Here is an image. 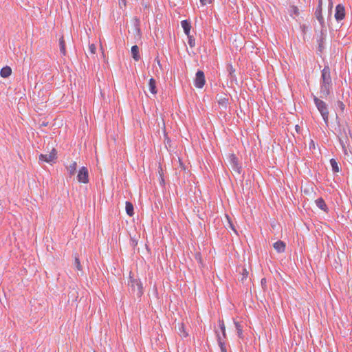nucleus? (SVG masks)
<instances>
[{"label": "nucleus", "mask_w": 352, "mask_h": 352, "mask_svg": "<svg viewBox=\"0 0 352 352\" xmlns=\"http://www.w3.org/2000/svg\"><path fill=\"white\" fill-rule=\"evenodd\" d=\"M316 206L324 212H327L328 208L324 202V200L322 198H318L316 200Z\"/></svg>", "instance_id": "14"}, {"label": "nucleus", "mask_w": 352, "mask_h": 352, "mask_svg": "<svg viewBox=\"0 0 352 352\" xmlns=\"http://www.w3.org/2000/svg\"><path fill=\"white\" fill-rule=\"evenodd\" d=\"M131 54L132 56L134 58L135 60L138 61L140 58V54H139V48L137 45H133L131 47Z\"/></svg>", "instance_id": "17"}, {"label": "nucleus", "mask_w": 352, "mask_h": 352, "mask_svg": "<svg viewBox=\"0 0 352 352\" xmlns=\"http://www.w3.org/2000/svg\"><path fill=\"white\" fill-rule=\"evenodd\" d=\"M322 0H319L318 8H322Z\"/></svg>", "instance_id": "38"}, {"label": "nucleus", "mask_w": 352, "mask_h": 352, "mask_svg": "<svg viewBox=\"0 0 352 352\" xmlns=\"http://www.w3.org/2000/svg\"><path fill=\"white\" fill-rule=\"evenodd\" d=\"M237 335L240 338H243V327L239 322H234Z\"/></svg>", "instance_id": "22"}, {"label": "nucleus", "mask_w": 352, "mask_h": 352, "mask_svg": "<svg viewBox=\"0 0 352 352\" xmlns=\"http://www.w3.org/2000/svg\"><path fill=\"white\" fill-rule=\"evenodd\" d=\"M229 160L230 164L232 170L238 173H240L241 167V166H239L238 163L237 157H236V155L234 154H231L229 156Z\"/></svg>", "instance_id": "8"}, {"label": "nucleus", "mask_w": 352, "mask_h": 352, "mask_svg": "<svg viewBox=\"0 0 352 352\" xmlns=\"http://www.w3.org/2000/svg\"><path fill=\"white\" fill-rule=\"evenodd\" d=\"M315 15L321 26L323 28L324 26V19L322 14V8H317L315 12Z\"/></svg>", "instance_id": "12"}, {"label": "nucleus", "mask_w": 352, "mask_h": 352, "mask_svg": "<svg viewBox=\"0 0 352 352\" xmlns=\"http://www.w3.org/2000/svg\"><path fill=\"white\" fill-rule=\"evenodd\" d=\"M149 90L153 94H157L156 81L153 78H151L148 82Z\"/></svg>", "instance_id": "18"}, {"label": "nucleus", "mask_w": 352, "mask_h": 352, "mask_svg": "<svg viewBox=\"0 0 352 352\" xmlns=\"http://www.w3.org/2000/svg\"><path fill=\"white\" fill-rule=\"evenodd\" d=\"M12 73V69L10 67H4L1 69L0 74L2 77L6 78L8 77Z\"/></svg>", "instance_id": "19"}, {"label": "nucleus", "mask_w": 352, "mask_h": 352, "mask_svg": "<svg viewBox=\"0 0 352 352\" xmlns=\"http://www.w3.org/2000/svg\"><path fill=\"white\" fill-rule=\"evenodd\" d=\"M76 168H77V163L76 162H74L70 165H69L66 167L68 173H69L70 177H72L73 175H74V174L76 173Z\"/></svg>", "instance_id": "15"}, {"label": "nucleus", "mask_w": 352, "mask_h": 352, "mask_svg": "<svg viewBox=\"0 0 352 352\" xmlns=\"http://www.w3.org/2000/svg\"><path fill=\"white\" fill-rule=\"evenodd\" d=\"M227 102L228 99L226 98H220L218 101L219 104L223 107H226Z\"/></svg>", "instance_id": "29"}, {"label": "nucleus", "mask_w": 352, "mask_h": 352, "mask_svg": "<svg viewBox=\"0 0 352 352\" xmlns=\"http://www.w3.org/2000/svg\"><path fill=\"white\" fill-rule=\"evenodd\" d=\"M320 84L332 85L330 68L325 66L322 71Z\"/></svg>", "instance_id": "3"}, {"label": "nucleus", "mask_w": 352, "mask_h": 352, "mask_svg": "<svg viewBox=\"0 0 352 352\" xmlns=\"http://www.w3.org/2000/svg\"><path fill=\"white\" fill-rule=\"evenodd\" d=\"M248 275V272L245 269H243L241 280L243 281V280L247 278Z\"/></svg>", "instance_id": "33"}, {"label": "nucleus", "mask_w": 352, "mask_h": 352, "mask_svg": "<svg viewBox=\"0 0 352 352\" xmlns=\"http://www.w3.org/2000/svg\"><path fill=\"white\" fill-rule=\"evenodd\" d=\"M313 99L315 105L317 107V109L320 112V115L322 116L324 122L326 123V124H328L329 121V110L327 107V104L325 102L320 100L319 98L316 97V96L313 95Z\"/></svg>", "instance_id": "1"}, {"label": "nucleus", "mask_w": 352, "mask_h": 352, "mask_svg": "<svg viewBox=\"0 0 352 352\" xmlns=\"http://www.w3.org/2000/svg\"><path fill=\"white\" fill-rule=\"evenodd\" d=\"M57 152L55 148H52L49 154H41L39 155V160L47 163L54 162L56 159Z\"/></svg>", "instance_id": "4"}, {"label": "nucleus", "mask_w": 352, "mask_h": 352, "mask_svg": "<svg viewBox=\"0 0 352 352\" xmlns=\"http://www.w3.org/2000/svg\"><path fill=\"white\" fill-rule=\"evenodd\" d=\"M219 327L222 333V340H223L226 338V327L223 321H219Z\"/></svg>", "instance_id": "25"}, {"label": "nucleus", "mask_w": 352, "mask_h": 352, "mask_svg": "<svg viewBox=\"0 0 352 352\" xmlns=\"http://www.w3.org/2000/svg\"><path fill=\"white\" fill-rule=\"evenodd\" d=\"M285 243L282 241H278L273 244L274 248L278 253L284 252L285 250Z\"/></svg>", "instance_id": "11"}, {"label": "nucleus", "mask_w": 352, "mask_h": 352, "mask_svg": "<svg viewBox=\"0 0 352 352\" xmlns=\"http://www.w3.org/2000/svg\"><path fill=\"white\" fill-rule=\"evenodd\" d=\"M181 24H182V27L184 29V33L186 35H189L190 32V28H191L190 23L188 22V21H186V20H184L182 21Z\"/></svg>", "instance_id": "16"}, {"label": "nucleus", "mask_w": 352, "mask_h": 352, "mask_svg": "<svg viewBox=\"0 0 352 352\" xmlns=\"http://www.w3.org/2000/svg\"><path fill=\"white\" fill-rule=\"evenodd\" d=\"M200 2L202 6H205L207 3H210L212 2V0H200Z\"/></svg>", "instance_id": "36"}, {"label": "nucleus", "mask_w": 352, "mask_h": 352, "mask_svg": "<svg viewBox=\"0 0 352 352\" xmlns=\"http://www.w3.org/2000/svg\"><path fill=\"white\" fill-rule=\"evenodd\" d=\"M128 285L129 292L133 295L140 297L143 294L142 284L138 279L132 278V277L130 276V280L129 281Z\"/></svg>", "instance_id": "2"}, {"label": "nucleus", "mask_w": 352, "mask_h": 352, "mask_svg": "<svg viewBox=\"0 0 352 352\" xmlns=\"http://www.w3.org/2000/svg\"><path fill=\"white\" fill-rule=\"evenodd\" d=\"M205 82H206V80H205L204 73L202 71L199 70L196 73V76H195V85L197 88H202L204 87V85H205Z\"/></svg>", "instance_id": "7"}, {"label": "nucleus", "mask_w": 352, "mask_h": 352, "mask_svg": "<svg viewBox=\"0 0 352 352\" xmlns=\"http://www.w3.org/2000/svg\"><path fill=\"white\" fill-rule=\"evenodd\" d=\"M175 328L177 329V333L181 337L186 338L188 336V333L186 331L184 323H179L177 327H175Z\"/></svg>", "instance_id": "13"}, {"label": "nucleus", "mask_w": 352, "mask_h": 352, "mask_svg": "<svg viewBox=\"0 0 352 352\" xmlns=\"http://www.w3.org/2000/svg\"><path fill=\"white\" fill-rule=\"evenodd\" d=\"M77 179L80 183L87 184L89 182V173L86 167H82L78 173Z\"/></svg>", "instance_id": "5"}, {"label": "nucleus", "mask_w": 352, "mask_h": 352, "mask_svg": "<svg viewBox=\"0 0 352 352\" xmlns=\"http://www.w3.org/2000/svg\"><path fill=\"white\" fill-rule=\"evenodd\" d=\"M302 28H303V30H305V25H302Z\"/></svg>", "instance_id": "40"}, {"label": "nucleus", "mask_w": 352, "mask_h": 352, "mask_svg": "<svg viewBox=\"0 0 352 352\" xmlns=\"http://www.w3.org/2000/svg\"><path fill=\"white\" fill-rule=\"evenodd\" d=\"M126 212L130 217L133 215V206L131 202H126Z\"/></svg>", "instance_id": "21"}, {"label": "nucleus", "mask_w": 352, "mask_h": 352, "mask_svg": "<svg viewBox=\"0 0 352 352\" xmlns=\"http://www.w3.org/2000/svg\"><path fill=\"white\" fill-rule=\"evenodd\" d=\"M330 164H331V166L332 167V170L334 173L339 172L338 164L335 159L330 160Z\"/></svg>", "instance_id": "23"}, {"label": "nucleus", "mask_w": 352, "mask_h": 352, "mask_svg": "<svg viewBox=\"0 0 352 352\" xmlns=\"http://www.w3.org/2000/svg\"><path fill=\"white\" fill-rule=\"evenodd\" d=\"M89 51H90V52L91 54H95V52H96V47H95L94 44L89 45Z\"/></svg>", "instance_id": "35"}, {"label": "nucleus", "mask_w": 352, "mask_h": 352, "mask_svg": "<svg viewBox=\"0 0 352 352\" xmlns=\"http://www.w3.org/2000/svg\"><path fill=\"white\" fill-rule=\"evenodd\" d=\"M229 227L236 234V230L234 228V224L231 222L230 219L227 216Z\"/></svg>", "instance_id": "32"}, {"label": "nucleus", "mask_w": 352, "mask_h": 352, "mask_svg": "<svg viewBox=\"0 0 352 352\" xmlns=\"http://www.w3.org/2000/svg\"><path fill=\"white\" fill-rule=\"evenodd\" d=\"M74 265L78 270H79V271L82 270V267L80 264V259H79L78 256H75V258H74Z\"/></svg>", "instance_id": "26"}, {"label": "nucleus", "mask_w": 352, "mask_h": 352, "mask_svg": "<svg viewBox=\"0 0 352 352\" xmlns=\"http://www.w3.org/2000/svg\"><path fill=\"white\" fill-rule=\"evenodd\" d=\"M337 106L342 111H344L345 105L342 101H338Z\"/></svg>", "instance_id": "31"}, {"label": "nucleus", "mask_w": 352, "mask_h": 352, "mask_svg": "<svg viewBox=\"0 0 352 352\" xmlns=\"http://www.w3.org/2000/svg\"><path fill=\"white\" fill-rule=\"evenodd\" d=\"M59 45H60V52H61L63 55H65L66 50H65V41H64L63 36H62V37L59 39Z\"/></svg>", "instance_id": "24"}, {"label": "nucleus", "mask_w": 352, "mask_h": 352, "mask_svg": "<svg viewBox=\"0 0 352 352\" xmlns=\"http://www.w3.org/2000/svg\"><path fill=\"white\" fill-rule=\"evenodd\" d=\"M345 16L344 7L341 4H338L336 8L335 18L339 21L342 20Z\"/></svg>", "instance_id": "9"}, {"label": "nucleus", "mask_w": 352, "mask_h": 352, "mask_svg": "<svg viewBox=\"0 0 352 352\" xmlns=\"http://www.w3.org/2000/svg\"><path fill=\"white\" fill-rule=\"evenodd\" d=\"M182 0H171V2L174 4V6H177L182 3Z\"/></svg>", "instance_id": "37"}, {"label": "nucleus", "mask_w": 352, "mask_h": 352, "mask_svg": "<svg viewBox=\"0 0 352 352\" xmlns=\"http://www.w3.org/2000/svg\"><path fill=\"white\" fill-rule=\"evenodd\" d=\"M338 137L342 149L346 151V145L349 143V138L346 129L343 128L342 131H340V133L338 135Z\"/></svg>", "instance_id": "6"}, {"label": "nucleus", "mask_w": 352, "mask_h": 352, "mask_svg": "<svg viewBox=\"0 0 352 352\" xmlns=\"http://www.w3.org/2000/svg\"><path fill=\"white\" fill-rule=\"evenodd\" d=\"M228 71L229 72L230 75L232 78L233 77L232 74L234 72V69H233V67L231 65H229L228 66Z\"/></svg>", "instance_id": "34"}, {"label": "nucleus", "mask_w": 352, "mask_h": 352, "mask_svg": "<svg viewBox=\"0 0 352 352\" xmlns=\"http://www.w3.org/2000/svg\"><path fill=\"white\" fill-rule=\"evenodd\" d=\"M332 85L320 84V97L326 98L330 94Z\"/></svg>", "instance_id": "10"}, {"label": "nucleus", "mask_w": 352, "mask_h": 352, "mask_svg": "<svg viewBox=\"0 0 352 352\" xmlns=\"http://www.w3.org/2000/svg\"><path fill=\"white\" fill-rule=\"evenodd\" d=\"M324 39V34L322 32H321V34H320V40H319V49L321 50L322 48V43H323V40Z\"/></svg>", "instance_id": "30"}, {"label": "nucleus", "mask_w": 352, "mask_h": 352, "mask_svg": "<svg viewBox=\"0 0 352 352\" xmlns=\"http://www.w3.org/2000/svg\"><path fill=\"white\" fill-rule=\"evenodd\" d=\"M187 36H188V45L191 47H194L195 46V38H193V37L192 36H190V34L187 35Z\"/></svg>", "instance_id": "27"}, {"label": "nucleus", "mask_w": 352, "mask_h": 352, "mask_svg": "<svg viewBox=\"0 0 352 352\" xmlns=\"http://www.w3.org/2000/svg\"><path fill=\"white\" fill-rule=\"evenodd\" d=\"M217 341H218L219 346H220V349H221V352H227L226 349L225 342L223 341L221 336L219 333H217Z\"/></svg>", "instance_id": "20"}, {"label": "nucleus", "mask_w": 352, "mask_h": 352, "mask_svg": "<svg viewBox=\"0 0 352 352\" xmlns=\"http://www.w3.org/2000/svg\"><path fill=\"white\" fill-rule=\"evenodd\" d=\"M290 13L291 14H294L295 15H298V8L295 6H290Z\"/></svg>", "instance_id": "28"}, {"label": "nucleus", "mask_w": 352, "mask_h": 352, "mask_svg": "<svg viewBox=\"0 0 352 352\" xmlns=\"http://www.w3.org/2000/svg\"><path fill=\"white\" fill-rule=\"evenodd\" d=\"M263 281H265V279L262 278V280H261V283H262V284H263Z\"/></svg>", "instance_id": "39"}]
</instances>
